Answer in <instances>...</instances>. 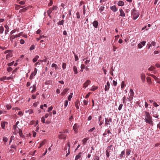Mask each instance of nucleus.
<instances>
[{"label": "nucleus", "mask_w": 160, "mask_h": 160, "mask_svg": "<svg viewBox=\"0 0 160 160\" xmlns=\"http://www.w3.org/2000/svg\"><path fill=\"white\" fill-rule=\"evenodd\" d=\"M145 117L144 119L145 121L150 124H153V121L152 118L150 115L149 113L147 112H145Z\"/></svg>", "instance_id": "obj_1"}, {"label": "nucleus", "mask_w": 160, "mask_h": 160, "mask_svg": "<svg viewBox=\"0 0 160 160\" xmlns=\"http://www.w3.org/2000/svg\"><path fill=\"white\" fill-rule=\"evenodd\" d=\"M23 32H20L19 34L17 35H11L10 38V40L11 41V42H12L13 40L16 38L22 36V34Z\"/></svg>", "instance_id": "obj_2"}, {"label": "nucleus", "mask_w": 160, "mask_h": 160, "mask_svg": "<svg viewBox=\"0 0 160 160\" xmlns=\"http://www.w3.org/2000/svg\"><path fill=\"white\" fill-rule=\"evenodd\" d=\"M139 13L136 11H133L132 13V15L133 16V19L134 20L136 19L139 16Z\"/></svg>", "instance_id": "obj_3"}, {"label": "nucleus", "mask_w": 160, "mask_h": 160, "mask_svg": "<svg viewBox=\"0 0 160 160\" xmlns=\"http://www.w3.org/2000/svg\"><path fill=\"white\" fill-rule=\"evenodd\" d=\"M105 124L106 125H110V122H112V119L111 118H110L109 119L108 118H105Z\"/></svg>", "instance_id": "obj_4"}, {"label": "nucleus", "mask_w": 160, "mask_h": 160, "mask_svg": "<svg viewBox=\"0 0 160 160\" xmlns=\"http://www.w3.org/2000/svg\"><path fill=\"white\" fill-rule=\"evenodd\" d=\"M91 81L89 80H87L83 84V88H85L89 85L91 83Z\"/></svg>", "instance_id": "obj_5"}, {"label": "nucleus", "mask_w": 160, "mask_h": 160, "mask_svg": "<svg viewBox=\"0 0 160 160\" xmlns=\"http://www.w3.org/2000/svg\"><path fill=\"white\" fill-rule=\"evenodd\" d=\"M141 78L142 82L144 83L145 81L146 76L144 73H142L141 74Z\"/></svg>", "instance_id": "obj_6"}, {"label": "nucleus", "mask_w": 160, "mask_h": 160, "mask_svg": "<svg viewBox=\"0 0 160 160\" xmlns=\"http://www.w3.org/2000/svg\"><path fill=\"white\" fill-rule=\"evenodd\" d=\"M110 9L113 12H116L118 11V8L115 5H113L110 7Z\"/></svg>", "instance_id": "obj_7"}, {"label": "nucleus", "mask_w": 160, "mask_h": 160, "mask_svg": "<svg viewBox=\"0 0 160 160\" xmlns=\"http://www.w3.org/2000/svg\"><path fill=\"white\" fill-rule=\"evenodd\" d=\"M79 127V125L77 123H75L74 125L73 128L75 132H77L78 131V128Z\"/></svg>", "instance_id": "obj_8"}, {"label": "nucleus", "mask_w": 160, "mask_h": 160, "mask_svg": "<svg viewBox=\"0 0 160 160\" xmlns=\"http://www.w3.org/2000/svg\"><path fill=\"white\" fill-rule=\"evenodd\" d=\"M4 27L6 28V30L5 31V35H6L9 32V27L7 25H4Z\"/></svg>", "instance_id": "obj_9"}, {"label": "nucleus", "mask_w": 160, "mask_h": 160, "mask_svg": "<svg viewBox=\"0 0 160 160\" xmlns=\"http://www.w3.org/2000/svg\"><path fill=\"white\" fill-rule=\"evenodd\" d=\"M82 153V152H79V154L76 156L75 160H78V159L80 158Z\"/></svg>", "instance_id": "obj_10"}, {"label": "nucleus", "mask_w": 160, "mask_h": 160, "mask_svg": "<svg viewBox=\"0 0 160 160\" xmlns=\"http://www.w3.org/2000/svg\"><path fill=\"white\" fill-rule=\"evenodd\" d=\"M120 16L124 17L125 16V14L123 10L122 9L120 10Z\"/></svg>", "instance_id": "obj_11"}, {"label": "nucleus", "mask_w": 160, "mask_h": 160, "mask_svg": "<svg viewBox=\"0 0 160 160\" xmlns=\"http://www.w3.org/2000/svg\"><path fill=\"white\" fill-rule=\"evenodd\" d=\"M98 22L97 21H95L92 23L93 26L95 28H97L98 27Z\"/></svg>", "instance_id": "obj_12"}, {"label": "nucleus", "mask_w": 160, "mask_h": 160, "mask_svg": "<svg viewBox=\"0 0 160 160\" xmlns=\"http://www.w3.org/2000/svg\"><path fill=\"white\" fill-rule=\"evenodd\" d=\"M147 81L148 83V84H151L152 83V81L151 78L150 77H148L146 78Z\"/></svg>", "instance_id": "obj_13"}, {"label": "nucleus", "mask_w": 160, "mask_h": 160, "mask_svg": "<svg viewBox=\"0 0 160 160\" xmlns=\"http://www.w3.org/2000/svg\"><path fill=\"white\" fill-rule=\"evenodd\" d=\"M68 88H66L64 89V90H63L62 92L61 93V94L63 96L64 95L66 94V92H68Z\"/></svg>", "instance_id": "obj_14"}, {"label": "nucleus", "mask_w": 160, "mask_h": 160, "mask_svg": "<svg viewBox=\"0 0 160 160\" xmlns=\"http://www.w3.org/2000/svg\"><path fill=\"white\" fill-rule=\"evenodd\" d=\"M118 5L119 6H123L124 5V3L123 1H119L118 3Z\"/></svg>", "instance_id": "obj_15"}, {"label": "nucleus", "mask_w": 160, "mask_h": 160, "mask_svg": "<svg viewBox=\"0 0 160 160\" xmlns=\"http://www.w3.org/2000/svg\"><path fill=\"white\" fill-rule=\"evenodd\" d=\"M12 55L11 52H9L6 55V58L8 59L12 57Z\"/></svg>", "instance_id": "obj_16"}, {"label": "nucleus", "mask_w": 160, "mask_h": 160, "mask_svg": "<svg viewBox=\"0 0 160 160\" xmlns=\"http://www.w3.org/2000/svg\"><path fill=\"white\" fill-rule=\"evenodd\" d=\"M66 137L63 134H61L59 136V138L61 139H65Z\"/></svg>", "instance_id": "obj_17"}, {"label": "nucleus", "mask_w": 160, "mask_h": 160, "mask_svg": "<svg viewBox=\"0 0 160 160\" xmlns=\"http://www.w3.org/2000/svg\"><path fill=\"white\" fill-rule=\"evenodd\" d=\"M88 140V138H85L82 140V144L83 145H85L87 141Z\"/></svg>", "instance_id": "obj_18"}, {"label": "nucleus", "mask_w": 160, "mask_h": 160, "mask_svg": "<svg viewBox=\"0 0 160 160\" xmlns=\"http://www.w3.org/2000/svg\"><path fill=\"white\" fill-rule=\"evenodd\" d=\"M73 70L74 71V74H76L78 73L77 68L76 66H74L73 68Z\"/></svg>", "instance_id": "obj_19"}, {"label": "nucleus", "mask_w": 160, "mask_h": 160, "mask_svg": "<svg viewBox=\"0 0 160 160\" xmlns=\"http://www.w3.org/2000/svg\"><path fill=\"white\" fill-rule=\"evenodd\" d=\"M52 9L51 8H50L49 10H48L47 11V13L48 15V16L50 17H51V16H50V14L52 12Z\"/></svg>", "instance_id": "obj_20"}, {"label": "nucleus", "mask_w": 160, "mask_h": 160, "mask_svg": "<svg viewBox=\"0 0 160 160\" xmlns=\"http://www.w3.org/2000/svg\"><path fill=\"white\" fill-rule=\"evenodd\" d=\"M149 75V76H151L152 77V78H153L156 81H157V80H159V78H158L156 76H155L154 75L150 74L149 75Z\"/></svg>", "instance_id": "obj_21"}, {"label": "nucleus", "mask_w": 160, "mask_h": 160, "mask_svg": "<svg viewBox=\"0 0 160 160\" xmlns=\"http://www.w3.org/2000/svg\"><path fill=\"white\" fill-rule=\"evenodd\" d=\"M36 74L35 73V72H32L31 73V74L29 78L30 79H32L33 78L34 76L36 75Z\"/></svg>", "instance_id": "obj_22"}, {"label": "nucleus", "mask_w": 160, "mask_h": 160, "mask_svg": "<svg viewBox=\"0 0 160 160\" xmlns=\"http://www.w3.org/2000/svg\"><path fill=\"white\" fill-rule=\"evenodd\" d=\"M47 142V140L46 139H44L43 141H42L40 143V145L41 146H42L44 145L45 143Z\"/></svg>", "instance_id": "obj_23"}, {"label": "nucleus", "mask_w": 160, "mask_h": 160, "mask_svg": "<svg viewBox=\"0 0 160 160\" xmlns=\"http://www.w3.org/2000/svg\"><path fill=\"white\" fill-rule=\"evenodd\" d=\"M7 123L5 122H1V127L2 129L5 128V124Z\"/></svg>", "instance_id": "obj_24"}, {"label": "nucleus", "mask_w": 160, "mask_h": 160, "mask_svg": "<svg viewBox=\"0 0 160 160\" xmlns=\"http://www.w3.org/2000/svg\"><path fill=\"white\" fill-rule=\"evenodd\" d=\"M98 88L97 87L93 86L90 89V90L91 91H94L95 90L97 89Z\"/></svg>", "instance_id": "obj_25"}, {"label": "nucleus", "mask_w": 160, "mask_h": 160, "mask_svg": "<svg viewBox=\"0 0 160 160\" xmlns=\"http://www.w3.org/2000/svg\"><path fill=\"white\" fill-rule=\"evenodd\" d=\"M39 56H38V55L34 57V58H33V59L32 60L33 62H36L37 61V60H38V58H39Z\"/></svg>", "instance_id": "obj_26"}, {"label": "nucleus", "mask_w": 160, "mask_h": 160, "mask_svg": "<svg viewBox=\"0 0 160 160\" xmlns=\"http://www.w3.org/2000/svg\"><path fill=\"white\" fill-rule=\"evenodd\" d=\"M4 28L3 26H1L0 27V34L2 33L4 31Z\"/></svg>", "instance_id": "obj_27"}, {"label": "nucleus", "mask_w": 160, "mask_h": 160, "mask_svg": "<svg viewBox=\"0 0 160 160\" xmlns=\"http://www.w3.org/2000/svg\"><path fill=\"white\" fill-rule=\"evenodd\" d=\"M25 112L26 113H29L30 114L33 112V111L32 109H29L28 110L26 111Z\"/></svg>", "instance_id": "obj_28"}, {"label": "nucleus", "mask_w": 160, "mask_h": 160, "mask_svg": "<svg viewBox=\"0 0 160 160\" xmlns=\"http://www.w3.org/2000/svg\"><path fill=\"white\" fill-rule=\"evenodd\" d=\"M130 95L131 96H133L134 95V92H133V90L132 89H130V90L129 92Z\"/></svg>", "instance_id": "obj_29"}, {"label": "nucleus", "mask_w": 160, "mask_h": 160, "mask_svg": "<svg viewBox=\"0 0 160 160\" xmlns=\"http://www.w3.org/2000/svg\"><path fill=\"white\" fill-rule=\"evenodd\" d=\"M32 88H33V89L32 91L31 92L32 93H33V92H35V91H36V89L35 85H33Z\"/></svg>", "instance_id": "obj_30"}, {"label": "nucleus", "mask_w": 160, "mask_h": 160, "mask_svg": "<svg viewBox=\"0 0 160 160\" xmlns=\"http://www.w3.org/2000/svg\"><path fill=\"white\" fill-rule=\"evenodd\" d=\"M155 69V68L154 67L151 66L148 69V70L150 71H152L154 70Z\"/></svg>", "instance_id": "obj_31"}, {"label": "nucleus", "mask_w": 160, "mask_h": 160, "mask_svg": "<svg viewBox=\"0 0 160 160\" xmlns=\"http://www.w3.org/2000/svg\"><path fill=\"white\" fill-rule=\"evenodd\" d=\"M45 37V36L44 35L40 36V37L39 38H36V39L37 41H39L40 39H41L43 38H44Z\"/></svg>", "instance_id": "obj_32"}, {"label": "nucleus", "mask_w": 160, "mask_h": 160, "mask_svg": "<svg viewBox=\"0 0 160 160\" xmlns=\"http://www.w3.org/2000/svg\"><path fill=\"white\" fill-rule=\"evenodd\" d=\"M125 152L124 151H123L121 152V153L120 155V157L121 158H122L123 157V155L125 154Z\"/></svg>", "instance_id": "obj_33"}, {"label": "nucleus", "mask_w": 160, "mask_h": 160, "mask_svg": "<svg viewBox=\"0 0 160 160\" xmlns=\"http://www.w3.org/2000/svg\"><path fill=\"white\" fill-rule=\"evenodd\" d=\"M52 68L54 67L56 69H57L58 68V66L57 65L54 63H53L52 64Z\"/></svg>", "instance_id": "obj_34"}, {"label": "nucleus", "mask_w": 160, "mask_h": 160, "mask_svg": "<svg viewBox=\"0 0 160 160\" xmlns=\"http://www.w3.org/2000/svg\"><path fill=\"white\" fill-rule=\"evenodd\" d=\"M72 94H73V93H70V94L68 97V100L70 101L71 100V98H72Z\"/></svg>", "instance_id": "obj_35"}, {"label": "nucleus", "mask_w": 160, "mask_h": 160, "mask_svg": "<svg viewBox=\"0 0 160 160\" xmlns=\"http://www.w3.org/2000/svg\"><path fill=\"white\" fill-rule=\"evenodd\" d=\"M6 80V77L4 76L0 78V81H4Z\"/></svg>", "instance_id": "obj_36"}, {"label": "nucleus", "mask_w": 160, "mask_h": 160, "mask_svg": "<svg viewBox=\"0 0 160 160\" xmlns=\"http://www.w3.org/2000/svg\"><path fill=\"white\" fill-rule=\"evenodd\" d=\"M130 152H131V151L130 149H127L126 151V155H129L130 154Z\"/></svg>", "instance_id": "obj_37"}, {"label": "nucleus", "mask_w": 160, "mask_h": 160, "mask_svg": "<svg viewBox=\"0 0 160 160\" xmlns=\"http://www.w3.org/2000/svg\"><path fill=\"white\" fill-rule=\"evenodd\" d=\"M125 82L124 81H122L121 83V88H123L125 86Z\"/></svg>", "instance_id": "obj_38"}, {"label": "nucleus", "mask_w": 160, "mask_h": 160, "mask_svg": "<svg viewBox=\"0 0 160 160\" xmlns=\"http://www.w3.org/2000/svg\"><path fill=\"white\" fill-rule=\"evenodd\" d=\"M17 30L16 29L12 30L10 32V34L12 35V34L15 33L16 32Z\"/></svg>", "instance_id": "obj_39"}, {"label": "nucleus", "mask_w": 160, "mask_h": 160, "mask_svg": "<svg viewBox=\"0 0 160 160\" xmlns=\"http://www.w3.org/2000/svg\"><path fill=\"white\" fill-rule=\"evenodd\" d=\"M64 21L63 20H62L61 21H60L58 23V25H62L63 24Z\"/></svg>", "instance_id": "obj_40"}, {"label": "nucleus", "mask_w": 160, "mask_h": 160, "mask_svg": "<svg viewBox=\"0 0 160 160\" xmlns=\"http://www.w3.org/2000/svg\"><path fill=\"white\" fill-rule=\"evenodd\" d=\"M126 97L125 96H124L123 97V98H122V100H123V103L124 104V103H126Z\"/></svg>", "instance_id": "obj_41"}, {"label": "nucleus", "mask_w": 160, "mask_h": 160, "mask_svg": "<svg viewBox=\"0 0 160 160\" xmlns=\"http://www.w3.org/2000/svg\"><path fill=\"white\" fill-rule=\"evenodd\" d=\"M86 12L85 6V5L83 6V13L84 15H85Z\"/></svg>", "instance_id": "obj_42"}, {"label": "nucleus", "mask_w": 160, "mask_h": 160, "mask_svg": "<svg viewBox=\"0 0 160 160\" xmlns=\"http://www.w3.org/2000/svg\"><path fill=\"white\" fill-rule=\"evenodd\" d=\"M138 47L139 48H141L142 47V45L141 43H139L138 45Z\"/></svg>", "instance_id": "obj_43"}, {"label": "nucleus", "mask_w": 160, "mask_h": 160, "mask_svg": "<svg viewBox=\"0 0 160 160\" xmlns=\"http://www.w3.org/2000/svg\"><path fill=\"white\" fill-rule=\"evenodd\" d=\"M35 48V46L34 45H32L31 46L30 48V50H32L33 49H34Z\"/></svg>", "instance_id": "obj_44"}, {"label": "nucleus", "mask_w": 160, "mask_h": 160, "mask_svg": "<svg viewBox=\"0 0 160 160\" xmlns=\"http://www.w3.org/2000/svg\"><path fill=\"white\" fill-rule=\"evenodd\" d=\"M8 139L5 137H4L3 139V141L4 142H7L8 141Z\"/></svg>", "instance_id": "obj_45"}, {"label": "nucleus", "mask_w": 160, "mask_h": 160, "mask_svg": "<svg viewBox=\"0 0 160 160\" xmlns=\"http://www.w3.org/2000/svg\"><path fill=\"white\" fill-rule=\"evenodd\" d=\"M105 8L103 6H101L100 8H99V10L100 11V12H102L104 10Z\"/></svg>", "instance_id": "obj_46"}, {"label": "nucleus", "mask_w": 160, "mask_h": 160, "mask_svg": "<svg viewBox=\"0 0 160 160\" xmlns=\"http://www.w3.org/2000/svg\"><path fill=\"white\" fill-rule=\"evenodd\" d=\"M77 17V18L78 19H79L80 18V14L78 12H77L76 13Z\"/></svg>", "instance_id": "obj_47"}, {"label": "nucleus", "mask_w": 160, "mask_h": 160, "mask_svg": "<svg viewBox=\"0 0 160 160\" xmlns=\"http://www.w3.org/2000/svg\"><path fill=\"white\" fill-rule=\"evenodd\" d=\"M22 132L21 129H19V130L18 132L19 133V134L21 137H22V136H23L22 133Z\"/></svg>", "instance_id": "obj_48"}, {"label": "nucleus", "mask_w": 160, "mask_h": 160, "mask_svg": "<svg viewBox=\"0 0 160 160\" xmlns=\"http://www.w3.org/2000/svg\"><path fill=\"white\" fill-rule=\"evenodd\" d=\"M109 88H110L109 87L107 86V85H105V91L108 90L109 89Z\"/></svg>", "instance_id": "obj_49"}, {"label": "nucleus", "mask_w": 160, "mask_h": 160, "mask_svg": "<svg viewBox=\"0 0 160 160\" xmlns=\"http://www.w3.org/2000/svg\"><path fill=\"white\" fill-rule=\"evenodd\" d=\"M66 63H63L62 68L63 69H65L66 68Z\"/></svg>", "instance_id": "obj_50"}, {"label": "nucleus", "mask_w": 160, "mask_h": 160, "mask_svg": "<svg viewBox=\"0 0 160 160\" xmlns=\"http://www.w3.org/2000/svg\"><path fill=\"white\" fill-rule=\"evenodd\" d=\"M68 100H66L65 101V102H64V106L65 107H66L68 106Z\"/></svg>", "instance_id": "obj_51"}, {"label": "nucleus", "mask_w": 160, "mask_h": 160, "mask_svg": "<svg viewBox=\"0 0 160 160\" xmlns=\"http://www.w3.org/2000/svg\"><path fill=\"white\" fill-rule=\"evenodd\" d=\"M28 7H26L25 8H23L21 10L22 11V12H26L27 10L28 9Z\"/></svg>", "instance_id": "obj_52"}, {"label": "nucleus", "mask_w": 160, "mask_h": 160, "mask_svg": "<svg viewBox=\"0 0 160 160\" xmlns=\"http://www.w3.org/2000/svg\"><path fill=\"white\" fill-rule=\"evenodd\" d=\"M12 70V68L10 67H8V68H7V71L9 72L11 71Z\"/></svg>", "instance_id": "obj_53"}, {"label": "nucleus", "mask_w": 160, "mask_h": 160, "mask_svg": "<svg viewBox=\"0 0 160 160\" xmlns=\"http://www.w3.org/2000/svg\"><path fill=\"white\" fill-rule=\"evenodd\" d=\"M23 7V6H21L19 5H18L15 8L16 9H18L19 8H22Z\"/></svg>", "instance_id": "obj_54"}, {"label": "nucleus", "mask_w": 160, "mask_h": 160, "mask_svg": "<svg viewBox=\"0 0 160 160\" xmlns=\"http://www.w3.org/2000/svg\"><path fill=\"white\" fill-rule=\"evenodd\" d=\"M88 101H87L86 100H84L83 101V104L84 105H87L88 103Z\"/></svg>", "instance_id": "obj_55"}, {"label": "nucleus", "mask_w": 160, "mask_h": 160, "mask_svg": "<svg viewBox=\"0 0 160 160\" xmlns=\"http://www.w3.org/2000/svg\"><path fill=\"white\" fill-rule=\"evenodd\" d=\"M14 136H12L10 140V142H9V144H10V143L12 142V140L14 139Z\"/></svg>", "instance_id": "obj_56"}, {"label": "nucleus", "mask_w": 160, "mask_h": 160, "mask_svg": "<svg viewBox=\"0 0 160 160\" xmlns=\"http://www.w3.org/2000/svg\"><path fill=\"white\" fill-rule=\"evenodd\" d=\"M25 2L24 1H21L19 2V3L21 5H23L25 4Z\"/></svg>", "instance_id": "obj_57"}, {"label": "nucleus", "mask_w": 160, "mask_h": 160, "mask_svg": "<svg viewBox=\"0 0 160 160\" xmlns=\"http://www.w3.org/2000/svg\"><path fill=\"white\" fill-rule=\"evenodd\" d=\"M112 82L113 85L114 86H116L117 84V82L114 80H113Z\"/></svg>", "instance_id": "obj_58"}, {"label": "nucleus", "mask_w": 160, "mask_h": 160, "mask_svg": "<svg viewBox=\"0 0 160 160\" xmlns=\"http://www.w3.org/2000/svg\"><path fill=\"white\" fill-rule=\"evenodd\" d=\"M12 51L11 50H7L6 51H5L4 52V53L5 54L9 53V52H11Z\"/></svg>", "instance_id": "obj_59"}, {"label": "nucleus", "mask_w": 160, "mask_h": 160, "mask_svg": "<svg viewBox=\"0 0 160 160\" xmlns=\"http://www.w3.org/2000/svg\"><path fill=\"white\" fill-rule=\"evenodd\" d=\"M6 107L9 110L11 108V106L10 105H6Z\"/></svg>", "instance_id": "obj_60"}, {"label": "nucleus", "mask_w": 160, "mask_h": 160, "mask_svg": "<svg viewBox=\"0 0 160 160\" xmlns=\"http://www.w3.org/2000/svg\"><path fill=\"white\" fill-rule=\"evenodd\" d=\"M122 107V104H120L119 105V106L118 108V109L119 110H120Z\"/></svg>", "instance_id": "obj_61"}, {"label": "nucleus", "mask_w": 160, "mask_h": 160, "mask_svg": "<svg viewBox=\"0 0 160 160\" xmlns=\"http://www.w3.org/2000/svg\"><path fill=\"white\" fill-rule=\"evenodd\" d=\"M53 4V1L52 0H50V2L48 4V6H50Z\"/></svg>", "instance_id": "obj_62"}, {"label": "nucleus", "mask_w": 160, "mask_h": 160, "mask_svg": "<svg viewBox=\"0 0 160 160\" xmlns=\"http://www.w3.org/2000/svg\"><path fill=\"white\" fill-rule=\"evenodd\" d=\"M53 109V107L52 106H51L48 108V111L49 112L51 111Z\"/></svg>", "instance_id": "obj_63"}, {"label": "nucleus", "mask_w": 160, "mask_h": 160, "mask_svg": "<svg viewBox=\"0 0 160 160\" xmlns=\"http://www.w3.org/2000/svg\"><path fill=\"white\" fill-rule=\"evenodd\" d=\"M18 115L20 116H22L23 115V113H22V112L21 111H19L18 113Z\"/></svg>", "instance_id": "obj_64"}]
</instances>
